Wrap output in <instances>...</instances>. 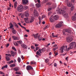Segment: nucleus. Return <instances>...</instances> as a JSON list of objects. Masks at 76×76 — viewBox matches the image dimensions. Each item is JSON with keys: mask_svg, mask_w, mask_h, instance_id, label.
I'll return each mask as SVG.
<instances>
[{"mask_svg": "<svg viewBox=\"0 0 76 76\" xmlns=\"http://www.w3.org/2000/svg\"><path fill=\"white\" fill-rule=\"evenodd\" d=\"M59 14H62L63 16L66 19L69 18L68 14L64 10H61V11H59Z\"/></svg>", "mask_w": 76, "mask_h": 76, "instance_id": "1", "label": "nucleus"}, {"mask_svg": "<svg viewBox=\"0 0 76 76\" xmlns=\"http://www.w3.org/2000/svg\"><path fill=\"white\" fill-rule=\"evenodd\" d=\"M67 46H63L61 47L60 49L61 53H63V50H64V51H68L70 50L69 48H67Z\"/></svg>", "mask_w": 76, "mask_h": 76, "instance_id": "2", "label": "nucleus"}, {"mask_svg": "<svg viewBox=\"0 0 76 76\" xmlns=\"http://www.w3.org/2000/svg\"><path fill=\"white\" fill-rule=\"evenodd\" d=\"M23 10V7L22 5H20L17 8V10L19 12H22Z\"/></svg>", "mask_w": 76, "mask_h": 76, "instance_id": "3", "label": "nucleus"}, {"mask_svg": "<svg viewBox=\"0 0 76 76\" xmlns=\"http://www.w3.org/2000/svg\"><path fill=\"white\" fill-rule=\"evenodd\" d=\"M75 44V42H72L71 43H70V44L69 45V50H70V49H72V48H73L74 47V45Z\"/></svg>", "mask_w": 76, "mask_h": 76, "instance_id": "4", "label": "nucleus"}, {"mask_svg": "<svg viewBox=\"0 0 76 76\" xmlns=\"http://www.w3.org/2000/svg\"><path fill=\"white\" fill-rule=\"evenodd\" d=\"M58 18V15H55L54 17H53V16H51V17L49 19H57Z\"/></svg>", "mask_w": 76, "mask_h": 76, "instance_id": "5", "label": "nucleus"}, {"mask_svg": "<svg viewBox=\"0 0 76 76\" xmlns=\"http://www.w3.org/2000/svg\"><path fill=\"white\" fill-rule=\"evenodd\" d=\"M36 54L38 55V56H41V54H42V52H41V49H39L38 50V51L37 52Z\"/></svg>", "mask_w": 76, "mask_h": 76, "instance_id": "6", "label": "nucleus"}, {"mask_svg": "<svg viewBox=\"0 0 76 76\" xmlns=\"http://www.w3.org/2000/svg\"><path fill=\"white\" fill-rule=\"evenodd\" d=\"M12 38L14 40H19L20 39V38L16 36H12Z\"/></svg>", "mask_w": 76, "mask_h": 76, "instance_id": "7", "label": "nucleus"}, {"mask_svg": "<svg viewBox=\"0 0 76 76\" xmlns=\"http://www.w3.org/2000/svg\"><path fill=\"white\" fill-rule=\"evenodd\" d=\"M26 69L27 70H31V69L32 70L33 69V68L30 65H28L26 66Z\"/></svg>", "mask_w": 76, "mask_h": 76, "instance_id": "8", "label": "nucleus"}, {"mask_svg": "<svg viewBox=\"0 0 76 76\" xmlns=\"http://www.w3.org/2000/svg\"><path fill=\"white\" fill-rule=\"evenodd\" d=\"M61 24H60V23L56 24L55 25L56 28H61Z\"/></svg>", "mask_w": 76, "mask_h": 76, "instance_id": "9", "label": "nucleus"}, {"mask_svg": "<svg viewBox=\"0 0 76 76\" xmlns=\"http://www.w3.org/2000/svg\"><path fill=\"white\" fill-rule=\"evenodd\" d=\"M66 40L68 42H70L73 40V39L71 37H69L67 38Z\"/></svg>", "mask_w": 76, "mask_h": 76, "instance_id": "10", "label": "nucleus"}, {"mask_svg": "<svg viewBox=\"0 0 76 76\" xmlns=\"http://www.w3.org/2000/svg\"><path fill=\"white\" fill-rule=\"evenodd\" d=\"M21 46L22 47L24 48V49H26V48L27 49V48H28V46L24 44H21Z\"/></svg>", "mask_w": 76, "mask_h": 76, "instance_id": "11", "label": "nucleus"}, {"mask_svg": "<svg viewBox=\"0 0 76 76\" xmlns=\"http://www.w3.org/2000/svg\"><path fill=\"white\" fill-rule=\"evenodd\" d=\"M22 3L24 4H26L28 3V0H22Z\"/></svg>", "mask_w": 76, "mask_h": 76, "instance_id": "12", "label": "nucleus"}, {"mask_svg": "<svg viewBox=\"0 0 76 76\" xmlns=\"http://www.w3.org/2000/svg\"><path fill=\"white\" fill-rule=\"evenodd\" d=\"M24 15L25 17H28V16H29V13H28V11H25L24 12Z\"/></svg>", "mask_w": 76, "mask_h": 76, "instance_id": "13", "label": "nucleus"}, {"mask_svg": "<svg viewBox=\"0 0 76 76\" xmlns=\"http://www.w3.org/2000/svg\"><path fill=\"white\" fill-rule=\"evenodd\" d=\"M13 70L14 71H15V72H18V71H19V67H15L14 68Z\"/></svg>", "mask_w": 76, "mask_h": 76, "instance_id": "14", "label": "nucleus"}, {"mask_svg": "<svg viewBox=\"0 0 76 76\" xmlns=\"http://www.w3.org/2000/svg\"><path fill=\"white\" fill-rule=\"evenodd\" d=\"M65 31L66 32H67L69 34L70 33H71V32H72L71 30L69 29H65Z\"/></svg>", "mask_w": 76, "mask_h": 76, "instance_id": "15", "label": "nucleus"}, {"mask_svg": "<svg viewBox=\"0 0 76 76\" xmlns=\"http://www.w3.org/2000/svg\"><path fill=\"white\" fill-rule=\"evenodd\" d=\"M33 36H34V38L35 39H37L38 38V33L35 34H33Z\"/></svg>", "mask_w": 76, "mask_h": 76, "instance_id": "16", "label": "nucleus"}, {"mask_svg": "<svg viewBox=\"0 0 76 76\" xmlns=\"http://www.w3.org/2000/svg\"><path fill=\"white\" fill-rule=\"evenodd\" d=\"M36 7L39 8L41 7V4L40 3H38V4H36Z\"/></svg>", "mask_w": 76, "mask_h": 76, "instance_id": "17", "label": "nucleus"}, {"mask_svg": "<svg viewBox=\"0 0 76 76\" xmlns=\"http://www.w3.org/2000/svg\"><path fill=\"white\" fill-rule=\"evenodd\" d=\"M10 53L11 54V55L13 56V57H14L15 55L16 54V53L15 52L13 51H11L10 52Z\"/></svg>", "mask_w": 76, "mask_h": 76, "instance_id": "18", "label": "nucleus"}, {"mask_svg": "<svg viewBox=\"0 0 76 76\" xmlns=\"http://www.w3.org/2000/svg\"><path fill=\"white\" fill-rule=\"evenodd\" d=\"M12 33L13 34H15L16 33V31L15 29L14 28H12Z\"/></svg>", "mask_w": 76, "mask_h": 76, "instance_id": "19", "label": "nucleus"}, {"mask_svg": "<svg viewBox=\"0 0 76 76\" xmlns=\"http://www.w3.org/2000/svg\"><path fill=\"white\" fill-rule=\"evenodd\" d=\"M10 29H12V28H13V27H14L13 25V24H12V23H10Z\"/></svg>", "mask_w": 76, "mask_h": 76, "instance_id": "20", "label": "nucleus"}, {"mask_svg": "<svg viewBox=\"0 0 76 76\" xmlns=\"http://www.w3.org/2000/svg\"><path fill=\"white\" fill-rule=\"evenodd\" d=\"M66 4L68 7H72V3H71L70 2H68L67 3H66Z\"/></svg>", "mask_w": 76, "mask_h": 76, "instance_id": "21", "label": "nucleus"}, {"mask_svg": "<svg viewBox=\"0 0 76 76\" xmlns=\"http://www.w3.org/2000/svg\"><path fill=\"white\" fill-rule=\"evenodd\" d=\"M5 58H6L7 61H10V58L9 57L7 56H6Z\"/></svg>", "mask_w": 76, "mask_h": 76, "instance_id": "22", "label": "nucleus"}, {"mask_svg": "<svg viewBox=\"0 0 76 76\" xmlns=\"http://www.w3.org/2000/svg\"><path fill=\"white\" fill-rule=\"evenodd\" d=\"M17 61L18 63H20L21 62V59L20 58V57H18L17 58Z\"/></svg>", "mask_w": 76, "mask_h": 76, "instance_id": "23", "label": "nucleus"}, {"mask_svg": "<svg viewBox=\"0 0 76 76\" xmlns=\"http://www.w3.org/2000/svg\"><path fill=\"white\" fill-rule=\"evenodd\" d=\"M10 67H15L16 66V65L15 64H10Z\"/></svg>", "mask_w": 76, "mask_h": 76, "instance_id": "24", "label": "nucleus"}, {"mask_svg": "<svg viewBox=\"0 0 76 76\" xmlns=\"http://www.w3.org/2000/svg\"><path fill=\"white\" fill-rule=\"evenodd\" d=\"M40 37V35L38 36V40H39V41H41V40H42V37Z\"/></svg>", "mask_w": 76, "mask_h": 76, "instance_id": "25", "label": "nucleus"}, {"mask_svg": "<svg viewBox=\"0 0 76 76\" xmlns=\"http://www.w3.org/2000/svg\"><path fill=\"white\" fill-rule=\"evenodd\" d=\"M56 20H57V19H50V22H54Z\"/></svg>", "mask_w": 76, "mask_h": 76, "instance_id": "26", "label": "nucleus"}, {"mask_svg": "<svg viewBox=\"0 0 76 76\" xmlns=\"http://www.w3.org/2000/svg\"><path fill=\"white\" fill-rule=\"evenodd\" d=\"M25 22L27 23H30L29 20V19H25Z\"/></svg>", "mask_w": 76, "mask_h": 76, "instance_id": "27", "label": "nucleus"}, {"mask_svg": "<svg viewBox=\"0 0 76 76\" xmlns=\"http://www.w3.org/2000/svg\"><path fill=\"white\" fill-rule=\"evenodd\" d=\"M5 68H7V65H6L2 66V67L1 68V69H4Z\"/></svg>", "mask_w": 76, "mask_h": 76, "instance_id": "28", "label": "nucleus"}, {"mask_svg": "<svg viewBox=\"0 0 76 76\" xmlns=\"http://www.w3.org/2000/svg\"><path fill=\"white\" fill-rule=\"evenodd\" d=\"M52 37H56V38H57V37H58V36H57V35H54V33H52Z\"/></svg>", "mask_w": 76, "mask_h": 76, "instance_id": "29", "label": "nucleus"}, {"mask_svg": "<svg viewBox=\"0 0 76 76\" xmlns=\"http://www.w3.org/2000/svg\"><path fill=\"white\" fill-rule=\"evenodd\" d=\"M52 37H56V38H57V37H58V36H57V35H54V33H52Z\"/></svg>", "mask_w": 76, "mask_h": 76, "instance_id": "30", "label": "nucleus"}, {"mask_svg": "<svg viewBox=\"0 0 76 76\" xmlns=\"http://www.w3.org/2000/svg\"><path fill=\"white\" fill-rule=\"evenodd\" d=\"M17 42L19 44H22V42L21 40H20L19 41H17Z\"/></svg>", "mask_w": 76, "mask_h": 76, "instance_id": "31", "label": "nucleus"}, {"mask_svg": "<svg viewBox=\"0 0 76 76\" xmlns=\"http://www.w3.org/2000/svg\"><path fill=\"white\" fill-rule=\"evenodd\" d=\"M57 49H58V47L57 46L55 48H53V51H56V50H57Z\"/></svg>", "mask_w": 76, "mask_h": 76, "instance_id": "32", "label": "nucleus"}, {"mask_svg": "<svg viewBox=\"0 0 76 76\" xmlns=\"http://www.w3.org/2000/svg\"><path fill=\"white\" fill-rule=\"evenodd\" d=\"M34 1L35 3H37V2H38V3H40V0H34Z\"/></svg>", "mask_w": 76, "mask_h": 76, "instance_id": "33", "label": "nucleus"}, {"mask_svg": "<svg viewBox=\"0 0 76 76\" xmlns=\"http://www.w3.org/2000/svg\"><path fill=\"white\" fill-rule=\"evenodd\" d=\"M30 64H36V62H35V61H32L31 62Z\"/></svg>", "mask_w": 76, "mask_h": 76, "instance_id": "34", "label": "nucleus"}, {"mask_svg": "<svg viewBox=\"0 0 76 76\" xmlns=\"http://www.w3.org/2000/svg\"><path fill=\"white\" fill-rule=\"evenodd\" d=\"M49 61H50V60H49V59H46L45 60V63H48V62Z\"/></svg>", "mask_w": 76, "mask_h": 76, "instance_id": "35", "label": "nucleus"}, {"mask_svg": "<svg viewBox=\"0 0 76 76\" xmlns=\"http://www.w3.org/2000/svg\"><path fill=\"white\" fill-rule=\"evenodd\" d=\"M15 74H16V75H21V72H18L17 71L15 72Z\"/></svg>", "mask_w": 76, "mask_h": 76, "instance_id": "36", "label": "nucleus"}, {"mask_svg": "<svg viewBox=\"0 0 76 76\" xmlns=\"http://www.w3.org/2000/svg\"><path fill=\"white\" fill-rule=\"evenodd\" d=\"M27 9L28 7H27V6H24L23 7V9H24V10H26V9Z\"/></svg>", "mask_w": 76, "mask_h": 76, "instance_id": "37", "label": "nucleus"}, {"mask_svg": "<svg viewBox=\"0 0 76 76\" xmlns=\"http://www.w3.org/2000/svg\"><path fill=\"white\" fill-rule=\"evenodd\" d=\"M48 28V25H47L46 26H45V27L43 28V29L44 30H45V29H47V28Z\"/></svg>", "mask_w": 76, "mask_h": 76, "instance_id": "38", "label": "nucleus"}, {"mask_svg": "<svg viewBox=\"0 0 76 76\" xmlns=\"http://www.w3.org/2000/svg\"><path fill=\"white\" fill-rule=\"evenodd\" d=\"M41 50L42 52H44L46 50V49L45 48H43L41 49Z\"/></svg>", "mask_w": 76, "mask_h": 76, "instance_id": "39", "label": "nucleus"}, {"mask_svg": "<svg viewBox=\"0 0 76 76\" xmlns=\"http://www.w3.org/2000/svg\"><path fill=\"white\" fill-rule=\"evenodd\" d=\"M70 2V0H66L65 1V3H69Z\"/></svg>", "mask_w": 76, "mask_h": 76, "instance_id": "40", "label": "nucleus"}, {"mask_svg": "<svg viewBox=\"0 0 76 76\" xmlns=\"http://www.w3.org/2000/svg\"><path fill=\"white\" fill-rule=\"evenodd\" d=\"M16 6H17V2H15L14 4L15 8H16Z\"/></svg>", "mask_w": 76, "mask_h": 76, "instance_id": "41", "label": "nucleus"}, {"mask_svg": "<svg viewBox=\"0 0 76 76\" xmlns=\"http://www.w3.org/2000/svg\"><path fill=\"white\" fill-rule=\"evenodd\" d=\"M15 23V27H16V28H19V26H18V24H16V23Z\"/></svg>", "mask_w": 76, "mask_h": 76, "instance_id": "42", "label": "nucleus"}, {"mask_svg": "<svg viewBox=\"0 0 76 76\" xmlns=\"http://www.w3.org/2000/svg\"><path fill=\"white\" fill-rule=\"evenodd\" d=\"M38 12H37V10H34V15L36 13H37Z\"/></svg>", "mask_w": 76, "mask_h": 76, "instance_id": "43", "label": "nucleus"}, {"mask_svg": "<svg viewBox=\"0 0 76 76\" xmlns=\"http://www.w3.org/2000/svg\"><path fill=\"white\" fill-rule=\"evenodd\" d=\"M34 15H35V16H37V17H38V16H39V15L38 14V12H37L36 14H35Z\"/></svg>", "mask_w": 76, "mask_h": 76, "instance_id": "44", "label": "nucleus"}, {"mask_svg": "<svg viewBox=\"0 0 76 76\" xmlns=\"http://www.w3.org/2000/svg\"><path fill=\"white\" fill-rule=\"evenodd\" d=\"M34 19H31L29 20L30 23H32V22L34 21Z\"/></svg>", "mask_w": 76, "mask_h": 76, "instance_id": "45", "label": "nucleus"}, {"mask_svg": "<svg viewBox=\"0 0 76 76\" xmlns=\"http://www.w3.org/2000/svg\"><path fill=\"white\" fill-rule=\"evenodd\" d=\"M14 44L16 46H18V44L17 42L14 43Z\"/></svg>", "mask_w": 76, "mask_h": 76, "instance_id": "46", "label": "nucleus"}, {"mask_svg": "<svg viewBox=\"0 0 76 76\" xmlns=\"http://www.w3.org/2000/svg\"><path fill=\"white\" fill-rule=\"evenodd\" d=\"M45 18V15H43L42 17V19L43 18Z\"/></svg>", "mask_w": 76, "mask_h": 76, "instance_id": "47", "label": "nucleus"}, {"mask_svg": "<svg viewBox=\"0 0 76 76\" xmlns=\"http://www.w3.org/2000/svg\"><path fill=\"white\" fill-rule=\"evenodd\" d=\"M51 3L50 2H48L46 4V5H51Z\"/></svg>", "mask_w": 76, "mask_h": 76, "instance_id": "48", "label": "nucleus"}, {"mask_svg": "<svg viewBox=\"0 0 76 76\" xmlns=\"http://www.w3.org/2000/svg\"><path fill=\"white\" fill-rule=\"evenodd\" d=\"M63 35H66V31L63 32Z\"/></svg>", "mask_w": 76, "mask_h": 76, "instance_id": "49", "label": "nucleus"}, {"mask_svg": "<svg viewBox=\"0 0 76 76\" xmlns=\"http://www.w3.org/2000/svg\"><path fill=\"white\" fill-rule=\"evenodd\" d=\"M74 6H72L71 8V10H73V9H74Z\"/></svg>", "mask_w": 76, "mask_h": 76, "instance_id": "50", "label": "nucleus"}, {"mask_svg": "<svg viewBox=\"0 0 76 76\" xmlns=\"http://www.w3.org/2000/svg\"><path fill=\"white\" fill-rule=\"evenodd\" d=\"M72 19H76V17L75 16H72Z\"/></svg>", "mask_w": 76, "mask_h": 76, "instance_id": "51", "label": "nucleus"}, {"mask_svg": "<svg viewBox=\"0 0 76 76\" xmlns=\"http://www.w3.org/2000/svg\"><path fill=\"white\" fill-rule=\"evenodd\" d=\"M6 56H9V57H11V54H5Z\"/></svg>", "mask_w": 76, "mask_h": 76, "instance_id": "52", "label": "nucleus"}, {"mask_svg": "<svg viewBox=\"0 0 76 76\" xmlns=\"http://www.w3.org/2000/svg\"><path fill=\"white\" fill-rule=\"evenodd\" d=\"M12 49H13V50H14V51H16V49L15 48V47H12Z\"/></svg>", "mask_w": 76, "mask_h": 76, "instance_id": "53", "label": "nucleus"}, {"mask_svg": "<svg viewBox=\"0 0 76 76\" xmlns=\"http://www.w3.org/2000/svg\"><path fill=\"white\" fill-rule=\"evenodd\" d=\"M18 25H20V26H21V27H23V26H22L21 25V24H20V23H18Z\"/></svg>", "mask_w": 76, "mask_h": 76, "instance_id": "54", "label": "nucleus"}, {"mask_svg": "<svg viewBox=\"0 0 76 76\" xmlns=\"http://www.w3.org/2000/svg\"><path fill=\"white\" fill-rule=\"evenodd\" d=\"M52 13V12H49L48 13V16H50V14H51Z\"/></svg>", "mask_w": 76, "mask_h": 76, "instance_id": "55", "label": "nucleus"}, {"mask_svg": "<svg viewBox=\"0 0 76 76\" xmlns=\"http://www.w3.org/2000/svg\"><path fill=\"white\" fill-rule=\"evenodd\" d=\"M39 49V47H37L36 48V50H38Z\"/></svg>", "mask_w": 76, "mask_h": 76, "instance_id": "56", "label": "nucleus"}, {"mask_svg": "<svg viewBox=\"0 0 76 76\" xmlns=\"http://www.w3.org/2000/svg\"><path fill=\"white\" fill-rule=\"evenodd\" d=\"M52 9H51V8H49L48 9V10L49 11H50V10H51Z\"/></svg>", "mask_w": 76, "mask_h": 76, "instance_id": "57", "label": "nucleus"}, {"mask_svg": "<svg viewBox=\"0 0 76 76\" xmlns=\"http://www.w3.org/2000/svg\"><path fill=\"white\" fill-rule=\"evenodd\" d=\"M24 37L25 38H27V37H28V35H26V34H25V35H24Z\"/></svg>", "mask_w": 76, "mask_h": 76, "instance_id": "58", "label": "nucleus"}, {"mask_svg": "<svg viewBox=\"0 0 76 76\" xmlns=\"http://www.w3.org/2000/svg\"><path fill=\"white\" fill-rule=\"evenodd\" d=\"M31 49H34V46H31Z\"/></svg>", "mask_w": 76, "mask_h": 76, "instance_id": "59", "label": "nucleus"}, {"mask_svg": "<svg viewBox=\"0 0 76 76\" xmlns=\"http://www.w3.org/2000/svg\"><path fill=\"white\" fill-rule=\"evenodd\" d=\"M39 46V45L38 44H35V47H37V46Z\"/></svg>", "mask_w": 76, "mask_h": 76, "instance_id": "60", "label": "nucleus"}, {"mask_svg": "<svg viewBox=\"0 0 76 76\" xmlns=\"http://www.w3.org/2000/svg\"><path fill=\"white\" fill-rule=\"evenodd\" d=\"M75 0H71L72 3H74V2H75Z\"/></svg>", "mask_w": 76, "mask_h": 76, "instance_id": "61", "label": "nucleus"}, {"mask_svg": "<svg viewBox=\"0 0 76 76\" xmlns=\"http://www.w3.org/2000/svg\"><path fill=\"white\" fill-rule=\"evenodd\" d=\"M10 63L11 64H12V63H13L14 61H10Z\"/></svg>", "mask_w": 76, "mask_h": 76, "instance_id": "62", "label": "nucleus"}, {"mask_svg": "<svg viewBox=\"0 0 76 76\" xmlns=\"http://www.w3.org/2000/svg\"><path fill=\"white\" fill-rule=\"evenodd\" d=\"M9 44H7L6 46L7 47H9Z\"/></svg>", "mask_w": 76, "mask_h": 76, "instance_id": "63", "label": "nucleus"}, {"mask_svg": "<svg viewBox=\"0 0 76 76\" xmlns=\"http://www.w3.org/2000/svg\"><path fill=\"white\" fill-rule=\"evenodd\" d=\"M54 66L55 67H56V66H57V64H56V63L54 64Z\"/></svg>", "mask_w": 76, "mask_h": 76, "instance_id": "64", "label": "nucleus"}]
</instances>
